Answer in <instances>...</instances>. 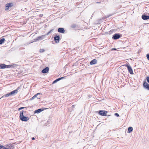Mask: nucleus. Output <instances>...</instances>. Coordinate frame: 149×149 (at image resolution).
Instances as JSON below:
<instances>
[{
  "label": "nucleus",
  "instance_id": "ddd939ff",
  "mask_svg": "<svg viewBox=\"0 0 149 149\" xmlns=\"http://www.w3.org/2000/svg\"><path fill=\"white\" fill-rule=\"evenodd\" d=\"M58 31L59 33H64L65 32V31L64 28H59L58 29Z\"/></svg>",
  "mask_w": 149,
  "mask_h": 149
},
{
  "label": "nucleus",
  "instance_id": "20e7f679",
  "mask_svg": "<svg viewBox=\"0 0 149 149\" xmlns=\"http://www.w3.org/2000/svg\"><path fill=\"white\" fill-rule=\"evenodd\" d=\"M42 95V93H38L34 95L32 97L30 100H32L35 99V97H37V99H40L41 97V95Z\"/></svg>",
  "mask_w": 149,
  "mask_h": 149
},
{
  "label": "nucleus",
  "instance_id": "c756f323",
  "mask_svg": "<svg viewBox=\"0 0 149 149\" xmlns=\"http://www.w3.org/2000/svg\"><path fill=\"white\" fill-rule=\"evenodd\" d=\"M112 15H107L106 17V18H108L110 16H112Z\"/></svg>",
  "mask_w": 149,
  "mask_h": 149
},
{
  "label": "nucleus",
  "instance_id": "0eeeda50",
  "mask_svg": "<svg viewBox=\"0 0 149 149\" xmlns=\"http://www.w3.org/2000/svg\"><path fill=\"white\" fill-rule=\"evenodd\" d=\"M47 109V108H42L40 109H38L34 111V113H40L42 111H43L44 109Z\"/></svg>",
  "mask_w": 149,
  "mask_h": 149
},
{
  "label": "nucleus",
  "instance_id": "a878e982",
  "mask_svg": "<svg viewBox=\"0 0 149 149\" xmlns=\"http://www.w3.org/2000/svg\"><path fill=\"white\" fill-rule=\"evenodd\" d=\"M146 79L147 82L149 83V77H147L146 78Z\"/></svg>",
  "mask_w": 149,
  "mask_h": 149
},
{
  "label": "nucleus",
  "instance_id": "393cba45",
  "mask_svg": "<svg viewBox=\"0 0 149 149\" xmlns=\"http://www.w3.org/2000/svg\"><path fill=\"white\" fill-rule=\"evenodd\" d=\"M45 50L44 49H40L39 50V52L40 53L43 52Z\"/></svg>",
  "mask_w": 149,
  "mask_h": 149
},
{
  "label": "nucleus",
  "instance_id": "aec40b11",
  "mask_svg": "<svg viewBox=\"0 0 149 149\" xmlns=\"http://www.w3.org/2000/svg\"><path fill=\"white\" fill-rule=\"evenodd\" d=\"M5 40V39L4 38H2L0 39V45L2 44Z\"/></svg>",
  "mask_w": 149,
  "mask_h": 149
},
{
  "label": "nucleus",
  "instance_id": "39448f33",
  "mask_svg": "<svg viewBox=\"0 0 149 149\" xmlns=\"http://www.w3.org/2000/svg\"><path fill=\"white\" fill-rule=\"evenodd\" d=\"M45 36L46 35H44L39 36L35 39V41H37L39 40H42L44 38Z\"/></svg>",
  "mask_w": 149,
  "mask_h": 149
},
{
  "label": "nucleus",
  "instance_id": "9b49d317",
  "mask_svg": "<svg viewBox=\"0 0 149 149\" xmlns=\"http://www.w3.org/2000/svg\"><path fill=\"white\" fill-rule=\"evenodd\" d=\"M49 70V68L48 67H46L45 68L43 69L41 71V72L43 73H47Z\"/></svg>",
  "mask_w": 149,
  "mask_h": 149
},
{
  "label": "nucleus",
  "instance_id": "7ed1b4c3",
  "mask_svg": "<svg viewBox=\"0 0 149 149\" xmlns=\"http://www.w3.org/2000/svg\"><path fill=\"white\" fill-rule=\"evenodd\" d=\"M98 114L102 116H107V113L108 111L105 110H100L97 111Z\"/></svg>",
  "mask_w": 149,
  "mask_h": 149
},
{
  "label": "nucleus",
  "instance_id": "6ab92c4d",
  "mask_svg": "<svg viewBox=\"0 0 149 149\" xmlns=\"http://www.w3.org/2000/svg\"><path fill=\"white\" fill-rule=\"evenodd\" d=\"M9 8V3H8L6 5V7H5V10H8Z\"/></svg>",
  "mask_w": 149,
  "mask_h": 149
},
{
  "label": "nucleus",
  "instance_id": "6e6552de",
  "mask_svg": "<svg viewBox=\"0 0 149 149\" xmlns=\"http://www.w3.org/2000/svg\"><path fill=\"white\" fill-rule=\"evenodd\" d=\"M126 66L127 67L128 71L129 72H130V73L131 74H133V71L131 67L130 66H129L127 65Z\"/></svg>",
  "mask_w": 149,
  "mask_h": 149
},
{
  "label": "nucleus",
  "instance_id": "5701e85b",
  "mask_svg": "<svg viewBox=\"0 0 149 149\" xmlns=\"http://www.w3.org/2000/svg\"><path fill=\"white\" fill-rule=\"evenodd\" d=\"M0 149H8V148H6L3 146L1 145L0 146Z\"/></svg>",
  "mask_w": 149,
  "mask_h": 149
},
{
  "label": "nucleus",
  "instance_id": "9d476101",
  "mask_svg": "<svg viewBox=\"0 0 149 149\" xmlns=\"http://www.w3.org/2000/svg\"><path fill=\"white\" fill-rule=\"evenodd\" d=\"M141 18L144 20H147L149 19V16L143 14L142 15Z\"/></svg>",
  "mask_w": 149,
  "mask_h": 149
},
{
  "label": "nucleus",
  "instance_id": "473e14b6",
  "mask_svg": "<svg viewBox=\"0 0 149 149\" xmlns=\"http://www.w3.org/2000/svg\"><path fill=\"white\" fill-rule=\"evenodd\" d=\"M13 6V4L12 3H10V8Z\"/></svg>",
  "mask_w": 149,
  "mask_h": 149
},
{
  "label": "nucleus",
  "instance_id": "a19ab883",
  "mask_svg": "<svg viewBox=\"0 0 149 149\" xmlns=\"http://www.w3.org/2000/svg\"><path fill=\"white\" fill-rule=\"evenodd\" d=\"M10 149H12L10 148Z\"/></svg>",
  "mask_w": 149,
  "mask_h": 149
},
{
  "label": "nucleus",
  "instance_id": "2f4dec72",
  "mask_svg": "<svg viewBox=\"0 0 149 149\" xmlns=\"http://www.w3.org/2000/svg\"><path fill=\"white\" fill-rule=\"evenodd\" d=\"M64 78H65L64 77H62L58 78V79H59V80H60L62 79H64Z\"/></svg>",
  "mask_w": 149,
  "mask_h": 149
},
{
  "label": "nucleus",
  "instance_id": "dca6fc26",
  "mask_svg": "<svg viewBox=\"0 0 149 149\" xmlns=\"http://www.w3.org/2000/svg\"><path fill=\"white\" fill-rule=\"evenodd\" d=\"M17 93V90H15L10 92V95H14Z\"/></svg>",
  "mask_w": 149,
  "mask_h": 149
},
{
  "label": "nucleus",
  "instance_id": "cd10ccee",
  "mask_svg": "<svg viewBox=\"0 0 149 149\" xmlns=\"http://www.w3.org/2000/svg\"><path fill=\"white\" fill-rule=\"evenodd\" d=\"M114 115H115V116H117L118 117H119V114L118 113H115L114 114Z\"/></svg>",
  "mask_w": 149,
  "mask_h": 149
},
{
  "label": "nucleus",
  "instance_id": "4c0bfd02",
  "mask_svg": "<svg viewBox=\"0 0 149 149\" xmlns=\"http://www.w3.org/2000/svg\"><path fill=\"white\" fill-rule=\"evenodd\" d=\"M10 147H12V146H11V144H10Z\"/></svg>",
  "mask_w": 149,
  "mask_h": 149
},
{
  "label": "nucleus",
  "instance_id": "c85d7f7f",
  "mask_svg": "<svg viewBox=\"0 0 149 149\" xmlns=\"http://www.w3.org/2000/svg\"><path fill=\"white\" fill-rule=\"evenodd\" d=\"M24 107H20V108H19L18 109V110L19 111H20V110H22V109H24Z\"/></svg>",
  "mask_w": 149,
  "mask_h": 149
},
{
  "label": "nucleus",
  "instance_id": "58836bf2",
  "mask_svg": "<svg viewBox=\"0 0 149 149\" xmlns=\"http://www.w3.org/2000/svg\"><path fill=\"white\" fill-rule=\"evenodd\" d=\"M74 106V105H72V107H73Z\"/></svg>",
  "mask_w": 149,
  "mask_h": 149
},
{
  "label": "nucleus",
  "instance_id": "4be33fe9",
  "mask_svg": "<svg viewBox=\"0 0 149 149\" xmlns=\"http://www.w3.org/2000/svg\"><path fill=\"white\" fill-rule=\"evenodd\" d=\"M16 64L10 65V68H13L17 66Z\"/></svg>",
  "mask_w": 149,
  "mask_h": 149
},
{
  "label": "nucleus",
  "instance_id": "ea45409f",
  "mask_svg": "<svg viewBox=\"0 0 149 149\" xmlns=\"http://www.w3.org/2000/svg\"><path fill=\"white\" fill-rule=\"evenodd\" d=\"M110 116V115H108V116Z\"/></svg>",
  "mask_w": 149,
  "mask_h": 149
},
{
  "label": "nucleus",
  "instance_id": "f8f14e48",
  "mask_svg": "<svg viewBox=\"0 0 149 149\" xmlns=\"http://www.w3.org/2000/svg\"><path fill=\"white\" fill-rule=\"evenodd\" d=\"M143 86L144 88L149 90V84H148L146 82H144L143 83Z\"/></svg>",
  "mask_w": 149,
  "mask_h": 149
},
{
  "label": "nucleus",
  "instance_id": "2eb2a0df",
  "mask_svg": "<svg viewBox=\"0 0 149 149\" xmlns=\"http://www.w3.org/2000/svg\"><path fill=\"white\" fill-rule=\"evenodd\" d=\"M97 61L95 59H94L92 60L90 62V64L91 65H94L96 64L97 63Z\"/></svg>",
  "mask_w": 149,
  "mask_h": 149
},
{
  "label": "nucleus",
  "instance_id": "412c9836",
  "mask_svg": "<svg viewBox=\"0 0 149 149\" xmlns=\"http://www.w3.org/2000/svg\"><path fill=\"white\" fill-rule=\"evenodd\" d=\"M59 81H60L59 79H58V78L53 82L52 84H54L57 82Z\"/></svg>",
  "mask_w": 149,
  "mask_h": 149
},
{
  "label": "nucleus",
  "instance_id": "7c9ffc66",
  "mask_svg": "<svg viewBox=\"0 0 149 149\" xmlns=\"http://www.w3.org/2000/svg\"><path fill=\"white\" fill-rule=\"evenodd\" d=\"M146 57L147 58L148 60L149 61V54H147L146 55Z\"/></svg>",
  "mask_w": 149,
  "mask_h": 149
},
{
  "label": "nucleus",
  "instance_id": "f257e3e1",
  "mask_svg": "<svg viewBox=\"0 0 149 149\" xmlns=\"http://www.w3.org/2000/svg\"><path fill=\"white\" fill-rule=\"evenodd\" d=\"M24 111L23 110L20 111L19 118L21 120L24 121H27L29 119V118L27 116H25L23 115Z\"/></svg>",
  "mask_w": 149,
  "mask_h": 149
},
{
  "label": "nucleus",
  "instance_id": "72a5a7b5",
  "mask_svg": "<svg viewBox=\"0 0 149 149\" xmlns=\"http://www.w3.org/2000/svg\"><path fill=\"white\" fill-rule=\"evenodd\" d=\"M39 16L40 17H42L43 16V15L42 14H40L39 15Z\"/></svg>",
  "mask_w": 149,
  "mask_h": 149
},
{
  "label": "nucleus",
  "instance_id": "e433bc0d",
  "mask_svg": "<svg viewBox=\"0 0 149 149\" xmlns=\"http://www.w3.org/2000/svg\"><path fill=\"white\" fill-rule=\"evenodd\" d=\"M96 3H100L99 2H96Z\"/></svg>",
  "mask_w": 149,
  "mask_h": 149
},
{
  "label": "nucleus",
  "instance_id": "1a4fd4ad",
  "mask_svg": "<svg viewBox=\"0 0 149 149\" xmlns=\"http://www.w3.org/2000/svg\"><path fill=\"white\" fill-rule=\"evenodd\" d=\"M9 68V65H6L5 64H0V69H4L5 68Z\"/></svg>",
  "mask_w": 149,
  "mask_h": 149
},
{
  "label": "nucleus",
  "instance_id": "b1692460",
  "mask_svg": "<svg viewBox=\"0 0 149 149\" xmlns=\"http://www.w3.org/2000/svg\"><path fill=\"white\" fill-rule=\"evenodd\" d=\"M53 30L54 29H51L49 32H48L45 35L46 36H48V35H49V34L51 33L53 31Z\"/></svg>",
  "mask_w": 149,
  "mask_h": 149
},
{
  "label": "nucleus",
  "instance_id": "a211bd4d",
  "mask_svg": "<svg viewBox=\"0 0 149 149\" xmlns=\"http://www.w3.org/2000/svg\"><path fill=\"white\" fill-rule=\"evenodd\" d=\"M9 96V93H7L3 96L1 98H0V99L2 98H4L6 97H8Z\"/></svg>",
  "mask_w": 149,
  "mask_h": 149
},
{
  "label": "nucleus",
  "instance_id": "c9c22d12",
  "mask_svg": "<svg viewBox=\"0 0 149 149\" xmlns=\"http://www.w3.org/2000/svg\"><path fill=\"white\" fill-rule=\"evenodd\" d=\"M112 50H116V48H112Z\"/></svg>",
  "mask_w": 149,
  "mask_h": 149
},
{
  "label": "nucleus",
  "instance_id": "4468645a",
  "mask_svg": "<svg viewBox=\"0 0 149 149\" xmlns=\"http://www.w3.org/2000/svg\"><path fill=\"white\" fill-rule=\"evenodd\" d=\"M70 27L72 29H78L79 28L78 25L73 24L70 25Z\"/></svg>",
  "mask_w": 149,
  "mask_h": 149
},
{
  "label": "nucleus",
  "instance_id": "423d86ee",
  "mask_svg": "<svg viewBox=\"0 0 149 149\" xmlns=\"http://www.w3.org/2000/svg\"><path fill=\"white\" fill-rule=\"evenodd\" d=\"M54 40L56 43H58L59 42L60 40V36L59 35H56L54 38Z\"/></svg>",
  "mask_w": 149,
  "mask_h": 149
},
{
  "label": "nucleus",
  "instance_id": "bb28decb",
  "mask_svg": "<svg viewBox=\"0 0 149 149\" xmlns=\"http://www.w3.org/2000/svg\"><path fill=\"white\" fill-rule=\"evenodd\" d=\"M21 89V87H19L15 90H17V92H18V90H20Z\"/></svg>",
  "mask_w": 149,
  "mask_h": 149
},
{
  "label": "nucleus",
  "instance_id": "f3484780",
  "mask_svg": "<svg viewBox=\"0 0 149 149\" xmlns=\"http://www.w3.org/2000/svg\"><path fill=\"white\" fill-rule=\"evenodd\" d=\"M133 128L132 127H130L128 128V130L129 133H130L133 131Z\"/></svg>",
  "mask_w": 149,
  "mask_h": 149
},
{
  "label": "nucleus",
  "instance_id": "f704fd0d",
  "mask_svg": "<svg viewBox=\"0 0 149 149\" xmlns=\"http://www.w3.org/2000/svg\"><path fill=\"white\" fill-rule=\"evenodd\" d=\"M32 140H33L35 139V138H34V137H33V138H32Z\"/></svg>",
  "mask_w": 149,
  "mask_h": 149
},
{
  "label": "nucleus",
  "instance_id": "f03ea898",
  "mask_svg": "<svg viewBox=\"0 0 149 149\" xmlns=\"http://www.w3.org/2000/svg\"><path fill=\"white\" fill-rule=\"evenodd\" d=\"M122 35L121 34L116 33L114 34L112 36V39L113 40H117L121 38Z\"/></svg>",
  "mask_w": 149,
  "mask_h": 149
}]
</instances>
